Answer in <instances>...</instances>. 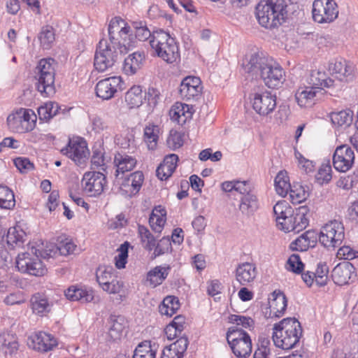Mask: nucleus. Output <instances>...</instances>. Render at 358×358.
<instances>
[{"instance_id":"nucleus-47","label":"nucleus","mask_w":358,"mask_h":358,"mask_svg":"<svg viewBox=\"0 0 358 358\" xmlns=\"http://www.w3.org/2000/svg\"><path fill=\"white\" fill-rule=\"evenodd\" d=\"M38 38L43 49H50L55 41V32L52 27L49 25L43 27Z\"/></svg>"},{"instance_id":"nucleus-3","label":"nucleus","mask_w":358,"mask_h":358,"mask_svg":"<svg viewBox=\"0 0 358 358\" xmlns=\"http://www.w3.org/2000/svg\"><path fill=\"white\" fill-rule=\"evenodd\" d=\"M150 46L154 55L168 63H173L180 58L179 48L175 38L162 29L153 31Z\"/></svg>"},{"instance_id":"nucleus-54","label":"nucleus","mask_w":358,"mask_h":358,"mask_svg":"<svg viewBox=\"0 0 358 358\" xmlns=\"http://www.w3.org/2000/svg\"><path fill=\"white\" fill-rule=\"evenodd\" d=\"M138 231L141 242L144 244L145 249L148 251L152 250L155 246L156 241L154 236L147 227L143 225H138Z\"/></svg>"},{"instance_id":"nucleus-49","label":"nucleus","mask_w":358,"mask_h":358,"mask_svg":"<svg viewBox=\"0 0 358 358\" xmlns=\"http://www.w3.org/2000/svg\"><path fill=\"white\" fill-rule=\"evenodd\" d=\"M61 110V107L57 103L50 101L38 108V114L41 119L48 121L59 114Z\"/></svg>"},{"instance_id":"nucleus-32","label":"nucleus","mask_w":358,"mask_h":358,"mask_svg":"<svg viewBox=\"0 0 358 358\" xmlns=\"http://www.w3.org/2000/svg\"><path fill=\"white\" fill-rule=\"evenodd\" d=\"M136 159L125 153L118 152L115 155L114 163L117 167L116 176L131 171L136 165Z\"/></svg>"},{"instance_id":"nucleus-16","label":"nucleus","mask_w":358,"mask_h":358,"mask_svg":"<svg viewBox=\"0 0 358 358\" xmlns=\"http://www.w3.org/2000/svg\"><path fill=\"white\" fill-rule=\"evenodd\" d=\"M355 159L353 150L348 145L338 147L333 156L334 168L341 172H346L352 166Z\"/></svg>"},{"instance_id":"nucleus-46","label":"nucleus","mask_w":358,"mask_h":358,"mask_svg":"<svg viewBox=\"0 0 358 358\" xmlns=\"http://www.w3.org/2000/svg\"><path fill=\"white\" fill-rule=\"evenodd\" d=\"M352 112L351 110H341L331 113V120L334 125L338 127H348L352 122Z\"/></svg>"},{"instance_id":"nucleus-23","label":"nucleus","mask_w":358,"mask_h":358,"mask_svg":"<svg viewBox=\"0 0 358 358\" xmlns=\"http://www.w3.org/2000/svg\"><path fill=\"white\" fill-rule=\"evenodd\" d=\"M64 295L71 301H80L83 303L91 302L94 299V292L92 289L76 285L70 286L64 291Z\"/></svg>"},{"instance_id":"nucleus-36","label":"nucleus","mask_w":358,"mask_h":358,"mask_svg":"<svg viewBox=\"0 0 358 358\" xmlns=\"http://www.w3.org/2000/svg\"><path fill=\"white\" fill-rule=\"evenodd\" d=\"M317 92L319 90L313 87H300L295 94V98L301 107H306L313 103Z\"/></svg>"},{"instance_id":"nucleus-33","label":"nucleus","mask_w":358,"mask_h":358,"mask_svg":"<svg viewBox=\"0 0 358 358\" xmlns=\"http://www.w3.org/2000/svg\"><path fill=\"white\" fill-rule=\"evenodd\" d=\"M308 212L309 210L306 206H302L294 210L292 225L294 229H292L293 232L299 233L308 227L309 220L307 215Z\"/></svg>"},{"instance_id":"nucleus-25","label":"nucleus","mask_w":358,"mask_h":358,"mask_svg":"<svg viewBox=\"0 0 358 358\" xmlns=\"http://www.w3.org/2000/svg\"><path fill=\"white\" fill-rule=\"evenodd\" d=\"M143 180V173L141 171H136L122 182L121 189L129 196L135 195L141 189Z\"/></svg>"},{"instance_id":"nucleus-14","label":"nucleus","mask_w":358,"mask_h":358,"mask_svg":"<svg viewBox=\"0 0 358 358\" xmlns=\"http://www.w3.org/2000/svg\"><path fill=\"white\" fill-rule=\"evenodd\" d=\"M201 90L200 78L195 76H187L180 83L179 94L183 100L196 101L201 96Z\"/></svg>"},{"instance_id":"nucleus-64","label":"nucleus","mask_w":358,"mask_h":358,"mask_svg":"<svg viewBox=\"0 0 358 358\" xmlns=\"http://www.w3.org/2000/svg\"><path fill=\"white\" fill-rule=\"evenodd\" d=\"M145 99L151 107H155L161 99L160 90L154 87H150L145 92Z\"/></svg>"},{"instance_id":"nucleus-60","label":"nucleus","mask_w":358,"mask_h":358,"mask_svg":"<svg viewBox=\"0 0 358 358\" xmlns=\"http://www.w3.org/2000/svg\"><path fill=\"white\" fill-rule=\"evenodd\" d=\"M303 267L304 265L299 255H292L287 262L286 268L293 273H301L303 270Z\"/></svg>"},{"instance_id":"nucleus-7","label":"nucleus","mask_w":358,"mask_h":358,"mask_svg":"<svg viewBox=\"0 0 358 358\" xmlns=\"http://www.w3.org/2000/svg\"><path fill=\"white\" fill-rule=\"evenodd\" d=\"M117 48H112L108 41L101 39L98 43L94 57V66L99 72H105L111 69L121 55Z\"/></svg>"},{"instance_id":"nucleus-38","label":"nucleus","mask_w":358,"mask_h":358,"mask_svg":"<svg viewBox=\"0 0 358 358\" xmlns=\"http://www.w3.org/2000/svg\"><path fill=\"white\" fill-rule=\"evenodd\" d=\"M0 348L6 354L15 355L19 349V344L16 336L10 333L0 334Z\"/></svg>"},{"instance_id":"nucleus-57","label":"nucleus","mask_w":358,"mask_h":358,"mask_svg":"<svg viewBox=\"0 0 358 358\" xmlns=\"http://www.w3.org/2000/svg\"><path fill=\"white\" fill-rule=\"evenodd\" d=\"M165 215L164 210H162L161 215L156 214L155 210L151 213L149 218V224L155 232L160 233L162 231L166 222Z\"/></svg>"},{"instance_id":"nucleus-2","label":"nucleus","mask_w":358,"mask_h":358,"mask_svg":"<svg viewBox=\"0 0 358 358\" xmlns=\"http://www.w3.org/2000/svg\"><path fill=\"white\" fill-rule=\"evenodd\" d=\"M30 251L22 252L17 255L16 266L23 273L35 276H42L45 274L47 268L40 257L49 259L52 257L51 252L43 250L35 246L30 248Z\"/></svg>"},{"instance_id":"nucleus-56","label":"nucleus","mask_w":358,"mask_h":358,"mask_svg":"<svg viewBox=\"0 0 358 358\" xmlns=\"http://www.w3.org/2000/svg\"><path fill=\"white\" fill-rule=\"evenodd\" d=\"M328 273L329 267L327 264L325 262L318 263L315 271L313 272L315 275V283L320 287L326 285L328 280Z\"/></svg>"},{"instance_id":"nucleus-41","label":"nucleus","mask_w":358,"mask_h":358,"mask_svg":"<svg viewBox=\"0 0 358 358\" xmlns=\"http://www.w3.org/2000/svg\"><path fill=\"white\" fill-rule=\"evenodd\" d=\"M142 88L138 85L131 87L125 94V101L130 108H138L143 103Z\"/></svg>"},{"instance_id":"nucleus-27","label":"nucleus","mask_w":358,"mask_h":358,"mask_svg":"<svg viewBox=\"0 0 358 358\" xmlns=\"http://www.w3.org/2000/svg\"><path fill=\"white\" fill-rule=\"evenodd\" d=\"M259 208V200L255 194H246L241 196L238 208L244 216L247 217H252Z\"/></svg>"},{"instance_id":"nucleus-51","label":"nucleus","mask_w":358,"mask_h":358,"mask_svg":"<svg viewBox=\"0 0 358 358\" xmlns=\"http://www.w3.org/2000/svg\"><path fill=\"white\" fill-rule=\"evenodd\" d=\"M134 29H135L136 37L142 41L148 40L149 42L152 39L153 31H151L147 27L146 22L144 21H134L132 22Z\"/></svg>"},{"instance_id":"nucleus-28","label":"nucleus","mask_w":358,"mask_h":358,"mask_svg":"<svg viewBox=\"0 0 358 358\" xmlns=\"http://www.w3.org/2000/svg\"><path fill=\"white\" fill-rule=\"evenodd\" d=\"M108 324V339L113 341L120 339L127 324L124 317L121 315H111Z\"/></svg>"},{"instance_id":"nucleus-10","label":"nucleus","mask_w":358,"mask_h":358,"mask_svg":"<svg viewBox=\"0 0 358 358\" xmlns=\"http://www.w3.org/2000/svg\"><path fill=\"white\" fill-rule=\"evenodd\" d=\"M270 57L264 55L263 52H254L245 56L243 60L242 67L245 73L252 77L261 76L270 62L272 63Z\"/></svg>"},{"instance_id":"nucleus-26","label":"nucleus","mask_w":358,"mask_h":358,"mask_svg":"<svg viewBox=\"0 0 358 358\" xmlns=\"http://www.w3.org/2000/svg\"><path fill=\"white\" fill-rule=\"evenodd\" d=\"M256 275V267L251 263H243L236 268V278L242 285H246L253 282Z\"/></svg>"},{"instance_id":"nucleus-15","label":"nucleus","mask_w":358,"mask_h":358,"mask_svg":"<svg viewBox=\"0 0 358 358\" xmlns=\"http://www.w3.org/2000/svg\"><path fill=\"white\" fill-rule=\"evenodd\" d=\"M27 345L35 350L46 352L55 348L57 342L52 335L40 331L29 336Z\"/></svg>"},{"instance_id":"nucleus-62","label":"nucleus","mask_w":358,"mask_h":358,"mask_svg":"<svg viewBox=\"0 0 358 358\" xmlns=\"http://www.w3.org/2000/svg\"><path fill=\"white\" fill-rule=\"evenodd\" d=\"M188 345L189 341L187 337L185 336H181L176 342L170 345L168 348L183 357V355L186 351Z\"/></svg>"},{"instance_id":"nucleus-31","label":"nucleus","mask_w":358,"mask_h":358,"mask_svg":"<svg viewBox=\"0 0 358 358\" xmlns=\"http://www.w3.org/2000/svg\"><path fill=\"white\" fill-rule=\"evenodd\" d=\"M144 58V55L139 52L129 55L124 59L123 71L128 76L135 74L141 69Z\"/></svg>"},{"instance_id":"nucleus-53","label":"nucleus","mask_w":358,"mask_h":358,"mask_svg":"<svg viewBox=\"0 0 358 358\" xmlns=\"http://www.w3.org/2000/svg\"><path fill=\"white\" fill-rule=\"evenodd\" d=\"M115 276V270L111 266H99L96 271V279L100 287L108 280H112Z\"/></svg>"},{"instance_id":"nucleus-24","label":"nucleus","mask_w":358,"mask_h":358,"mask_svg":"<svg viewBox=\"0 0 358 358\" xmlns=\"http://www.w3.org/2000/svg\"><path fill=\"white\" fill-rule=\"evenodd\" d=\"M192 108V106L178 102L171 107L169 111L170 117L173 121L182 125L187 120L191 119Z\"/></svg>"},{"instance_id":"nucleus-55","label":"nucleus","mask_w":358,"mask_h":358,"mask_svg":"<svg viewBox=\"0 0 358 358\" xmlns=\"http://www.w3.org/2000/svg\"><path fill=\"white\" fill-rule=\"evenodd\" d=\"M101 289L110 294H117L122 298V293L124 292V282L117 279V276L112 278V280H108L106 284L101 286Z\"/></svg>"},{"instance_id":"nucleus-6","label":"nucleus","mask_w":358,"mask_h":358,"mask_svg":"<svg viewBox=\"0 0 358 358\" xmlns=\"http://www.w3.org/2000/svg\"><path fill=\"white\" fill-rule=\"evenodd\" d=\"M227 340L234 355L248 358L252 352V341L249 334L238 327L229 328Z\"/></svg>"},{"instance_id":"nucleus-58","label":"nucleus","mask_w":358,"mask_h":358,"mask_svg":"<svg viewBox=\"0 0 358 358\" xmlns=\"http://www.w3.org/2000/svg\"><path fill=\"white\" fill-rule=\"evenodd\" d=\"M331 172L332 170L330 164H322L315 175V180L317 183L320 185L329 183L332 178Z\"/></svg>"},{"instance_id":"nucleus-21","label":"nucleus","mask_w":358,"mask_h":358,"mask_svg":"<svg viewBox=\"0 0 358 358\" xmlns=\"http://www.w3.org/2000/svg\"><path fill=\"white\" fill-rule=\"evenodd\" d=\"M302 334H289L283 331L273 332V341L275 345L283 350H289L292 348L299 341Z\"/></svg>"},{"instance_id":"nucleus-50","label":"nucleus","mask_w":358,"mask_h":358,"mask_svg":"<svg viewBox=\"0 0 358 358\" xmlns=\"http://www.w3.org/2000/svg\"><path fill=\"white\" fill-rule=\"evenodd\" d=\"M288 193L293 203H300L309 196L308 192L299 183L293 184Z\"/></svg>"},{"instance_id":"nucleus-43","label":"nucleus","mask_w":358,"mask_h":358,"mask_svg":"<svg viewBox=\"0 0 358 358\" xmlns=\"http://www.w3.org/2000/svg\"><path fill=\"white\" fill-rule=\"evenodd\" d=\"M32 310L36 314H43L50 310V304L47 298L39 293L32 296L31 299Z\"/></svg>"},{"instance_id":"nucleus-1","label":"nucleus","mask_w":358,"mask_h":358,"mask_svg":"<svg viewBox=\"0 0 358 358\" xmlns=\"http://www.w3.org/2000/svg\"><path fill=\"white\" fill-rule=\"evenodd\" d=\"M286 7L285 0H261L255 8L256 17L266 29L277 27L285 21Z\"/></svg>"},{"instance_id":"nucleus-8","label":"nucleus","mask_w":358,"mask_h":358,"mask_svg":"<svg viewBox=\"0 0 358 358\" xmlns=\"http://www.w3.org/2000/svg\"><path fill=\"white\" fill-rule=\"evenodd\" d=\"M320 243L328 250L340 247L345 238V229L341 221L334 220L328 222L321 229Z\"/></svg>"},{"instance_id":"nucleus-18","label":"nucleus","mask_w":358,"mask_h":358,"mask_svg":"<svg viewBox=\"0 0 358 358\" xmlns=\"http://www.w3.org/2000/svg\"><path fill=\"white\" fill-rule=\"evenodd\" d=\"M122 79L120 76H112L99 81L95 91L98 97L103 100L113 98L118 89H120Z\"/></svg>"},{"instance_id":"nucleus-59","label":"nucleus","mask_w":358,"mask_h":358,"mask_svg":"<svg viewBox=\"0 0 358 358\" xmlns=\"http://www.w3.org/2000/svg\"><path fill=\"white\" fill-rule=\"evenodd\" d=\"M129 247V243L127 241L124 242L118 249L119 254L115 257V266L119 269L125 268L127 262Z\"/></svg>"},{"instance_id":"nucleus-37","label":"nucleus","mask_w":358,"mask_h":358,"mask_svg":"<svg viewBox=\"0 0 358 358\" xmlns=\"http://www.w3.org/2000/svg\"><path fill=\"white\" fill-rule=\"evenodd\" d=\"M273 331H283L289 334H302V328L300 322L295 318L287 317L282 320L279 323L274 324Z\"/></svg>"},{"instance_id":"nucleus-39","label":"nucleus","mask_w":358,"mask_h":358,"mask_svg":"<svg viewBox=\"0 0 358 358\" xmlns=\"http://www.w3.org/2000/svg\"><path fill=\"white\" fill-rule=\"evenodd\" d=\"M275 187L278 194L282 197L287 195L292 185L286 171H280L275 178Z\"/></svg>"},{"instance_id":"nucleus-29","label":"nucleus","mask_w":358,"mask_h":358,"mask_svg":"<svg viewBox=\"0 0 358 358\" xmlns=\"http://www.w3.org/2000/svg\"><path fill=\"white\" fill-rule=\"evenodd\" d=\"M273 298L269 301L270 315L269 317L278 318L282 316L287 308V301L285 295L279 292H273Z\"/></svg>"},{"instance_id":"nucleus-34","label":"nucleus","mask_w":358,"mask_h":358,"mask_svg":"<svg viewBox=\"0 0 358 358\" xmlns=\"http://www.w3.org/2000/svg\"><path fill=\"white\" fill-rule=\"evenodd\" d=\"M158 345L144 341L136 348L132 358H156Z\"/></svg>"},{"instance_id":"nucleus-35","label":"nucleus","mask_w":358,"mask_h":358,"mask_svg":"<svg viewBox=\"0 0 358 358\" xmlns=\"http://www.w3.org/2000/svg\"><path fill=\"white\" fill-rule=\"evenodd\" d=\"M170 270V266H157L148 273L146 280L151 286L155 287L164 282L167 278Z\"/></svg>"},{"instance_id":"nucleus-9","label":"nucleus","mask_w":358,"mask_h":358,"mask_svg":"<svg viewBox=\"0 0 358 358\" xmlns=\"http://www.w3.org/2000/svg\"><path fill=\"white\" fill-rule=\"evenodd\" d=\"M338 13L335 0H314L313 2V19L317 23H331L338 17Z\"/></svg>"},{"instance_id":"nucleus-42","label":"nucleus","mask_w":358,"mask_h":358,"mask_svg":"<svg viewBox=\"0 0 358 358\" xmlns=\"http://www.w3.org/2000/svg\"><path fill=\"white\" fill-rule=\"evenodd\" d=\"M26 233L19 227H11L6 235V242L11 247L20 246L24 242Z\"/></svg>"},{"instance_id":"nucleus-4","label":"nucleus","mask_w":358,"mask_h":358,"mask_svg":"<svg viewBox=\"0 0 358 358\" xmlns=\"http://www.w3.org/2000/svg\"><path fill=\"white\" fill-rule=\"evenodd\" d=\"M56 62L54 59H42L34 71L36 87L41 94L49 96L55 92V76Z\"/></svg>"},{"instance_id":"nucleus-61","label":"nucleus","mask_w":358,"mask_h":358,"mask_svg":"<svg viewBox=\"0 0 358 358\" xmlns=\"http://www.w3.org/2000/svg\"><path fill=\"white\" fill-rule=\"evenodd\" d=\"M154 248L155 257L171 252L172 247L169 237H163L157 245L155 244Z\"/></svg>"},{"instance_id":"nucleus-19","label":"nucleus","mask_w":358,"mask_h":358,"mask_svg":"<svg viewBox=\"0 0 358 358\" xmlns=\"http://www.w3.org/2000/svg\"><path fill=\"white\" fill-rule=\"evenodd\" d=\"M354 266L349 262L337 264L331 271V278L335 284L343 285L354 280L356 277Z\"/></svg>"},{"instance_id":"nucleus-17","label":"nucleus","mask_w":358,"mask_h":358,"mask_svg":"<svg viewBox=\"0 0 358 358\" xmlns=\"http://www.w3.org/2000/svg\"><path fill=\"white\" fill-rule=\"evenodd\" d=\"M260 78L269 88L278 87L285 81V71L282 67L272 59Z\"/></svg>"},{"instance_id":"nucleus-63","label":"nucleus","mask_w":358,"mask_h":358,"mask_svg":"<svg viewBox=\"0 0 358 358\" xmlns=\"http://www.w3.org/2000/svg\"><path fill=\"white\" fill-rule=\"evenodd\" d=\"M229 322L230 323L241 325L244 328H252L255 325L254 320L250 317L240 315H231L229 317Z\"/></svg>"},{"instance_id":"nucleus-52","label":"nucleus","mask_w":358,"mask_h":358,"mask_svg":"<svg viewBox=\"0 0 358 358\" xmlns=\"http://www.w3.org/2000/svg\"><path fill=\"white\" fill-rule=\"evenodd\" d=\"M159 128L155 125L146 126L144 129V141L147 143L149 150H155L159 138Z\"/></svg>"},{"instance_id":"nucleus-20","label":"nucleus","mask_w":358,"mask_h":358,"mask_svg":"<svg viewBox=\"0 0 358 358\" xmlns=\"http://www.w3.org/2000/svg\"><path fill=\"white\" fill-rule=\"evenodd\" d=\"M329 69L341 81H348L352 78L354 66L345 59H340L331 62Z\"/></svg>"},{"instance_id":"nucleus-22","label":"nucleus","mask_w":358,"mask_h":358,"mask_svg":"<svg viewBox=\"0 0 358 358\" xmlns=\"http://www.w3.org/2000/svg\"><path fill=\"white\" fill-rule=\"evenodd\" d=\"M317 240V233L314 230H308L292 242L290 248L292 250L306 251L309 248L315 247Z\"/></svg>"},{"instance_id":"nucleus-12","label":"nucleus","mask_w":358,"mask_h":358,"mask_svg":"<svg viewBox=\"0 0 358 358\" xmlns=\"http://www.w3.org/2000/svg\"><path fill=\"white\" fill-rule=\"evenodd\" d=\"M276 107V96L271 92L264 91L253 94L252 108L260 115L266 116L273 111Z\"/></svg>"},{"instance_id":"nucleus-48","label":"nucleus","mask_w":358,"mask_h":358,"mask_svg":"<svg viewBox=\"0 0 358 358\" xmlns=\"http://www.w3.org/2000/svg\"><path fill=\"white\" fill-rule=\"evenodd\" d=\"M294 209L286 201H280L275 203L273 206V213L275 217L277 224H278L284 217L292 215Z\"/></svg>"},{"instance_id":"nucleus-45","label":"nucleus","mask_w":358,"mask_h":358,"mask_svg":"<svg viewBox=\"0 0 358 358\" xmlns=\"http://www.w3.org/2000/svg\"><path fill=\"white\" fill-rule=\"evenodd\" d=\"M7 122L10 129L17 133H25L31 130V125L25 121L22 122L21 117L17 114L9 115Z\"/></svg>"},{"instance_id":"nucleus-5","label":"nucleus","mask_w":358,"mask_h":358,"mask_svg":"<svg viewBox=\"0 0 358 358\" xmlns=\"http://www.w3.org/2000/svg\"><path fill=\"white\" fill-rule=\"evenodd\" d=\"M108 42L120 53H127L131 47L130 27L120 17L113 18L108 25Z\"/></svg>"},{"instance_id":"nucleus-40","label":"nucleus","mask_w":358,"mask_h":358,"mask_svg":"<svg viewBox=\"0 0 358 358\" xmlns=\"http://www.w3.org/2000/svg\"><path fill=\"white\" fill-rule=\"evenodd\" d=\"M180 308L179 301L177 297L168 296L164 299L159 306V312L162 315L171 317Z\"/></svg>"},{"instance_id":"nucleus-13","label":"nucleus","mask_w":358,"mask_h":358,"mask_svg":"<svg viewBox=\"0 0 358 358\" xmlns=\"http://www.w3.org/2000/svg\"><path fill=\"white\" fill-rule=\"evenodd\" d=\"M61 152L77 164H82L90 155L87 143L82 138L70 139L68 145L61 150Z\"/></svg>"},{"instance_id":"nucleus-11","label":"nucleus","mask_w":358,"mask_h":358,"mask_svg":"<svg viewBox=\"0 0 358 358\" xmlns=\"http://www.w3.org/2000/svg\"><path fill=\"white\" fill-rule=\"evenodd\" d=\"M106 185V176L99 171L87 172L82 180L83 190L88 196L96 197L101 194Z\"/></svg>"},{"instance_id":"nucleus-44","label":"nucleus","mask_w":358,"mask_h":358,"mask_svg":"<svg viewBox=\"0 0 358 358\" xmlns=\"http://www.w3.org/2000/svg\"><path fill=\"white\" fill-rule=\"evenodd\" d=\"M15 206V199L13 191L7 186L0 185V208L12 209Z\"/></svg>"},{"instance_id":"nucleus-30","label":"nucleus","mask_w":358,"mask_h":358,"mask_svg":"<svg viewBox=\"0 0 358 358\" xmlns=\"http://www.w3.org/2000/svg\"><path fill=\"white\" fill-rule=\"evenodd\" d=\"M308 83L310 87H314L315 90L321 91L324 87H330L334 85V80L328 78L324 72L313 70L311 71Z\"/></svg>"}]
</instances>
